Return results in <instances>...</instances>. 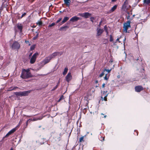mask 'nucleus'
<instances>
[{
    "mask_svg": "<svg viewBox=\"0 0 150 150\" xmlns=\"http://www.w3.org/2000/svg\"><path fill=\"white\" fill-rule=\"evenodd\" d=\"M33 77V76L31 74L29 69H23L21 75V78L23 79H25Z\"/></svg>",
    "mask_w": 150,
    "mask_h": 150,
    "instance_id": "1",
    "label": "nucleus"
},
{
    "mask_svg": "<svg viewBox=\"0 0 150 150\" xmlns=\"http://www.w3.org/2000/svg\"><path fill=\"white\" fill-rule=\"evenodd\" d=\"M130 23V21L129 20L124 23L123 26V31L125 33L129 32L128 29L131 27Z\"/></svg>",
    "mask_w": 150,
    "mask_h": 150,
    "instance_id": "2",
    "label": "nucleus"
},
{
    "mask_svg": "<svg viewBox=\"0 0 150 150\" xmlns=\"http://www.w3.org/2000/svg\"><path fill=\"white\" fill-rule=\"evenodd\" d=\"M30 92V91H27L23 92H15V94L17 96H28Z\"/></svg>",
    "mask_w": 150,
    "mask_h": 150,
    "instance_id": "3",
    "label": "nucleus"
},
{
    "mask_svg": "<svg viewBox=\"0 0 150 150\" xmlns=\"http://www.w3.org/2000/svg\"><path fill=\"white\" fill-rule=\"evenodd\" d=\"M20 45L16 41H14L11 46V47L12 50H18L20 48Z\"/></svg>",
    "mask_w": 150,
    "mask_h": 150,
    "instance_id": "4",
    "label": "nucleus"
},
{
    "mask_svg": "<svg viewBox=\"0 0 150 150\" xmlns=\"http://www.w3.org/2000/svg\"><path fill=\"white\" fill-rule=\"evenodd\" d=\"M130 7V6L126 2V1L123 4L122 7V10L126 12H127V10L129 9Z\"/></svg>",
    "mask_w": 150,
    "mask_h": 150,
    "instance_id": "5",
    "label": "nucleus"
},
{
    "mask_svg": "<svg viewBox=\"0 0 150 150\" xmlns=\"http://www.w3.org/2000/svg\"><path fill=\"white\" fill-rule=\"evenodd\" d=\"M38 55V53L37 52L33 55L30 59V64H33L35 62Z\"/></svg>",
    "mask_w": 150,
    "mask_h": 150,
    "instance_id": "6",
    "label": "nucleus"
},
{
    "mask_svg": "<svg viewBox=\"0 0 150 150\" xmlns=\"http://www.w3.org/2000/svg\"><path fill=\"white\" fill-rule=\"evenodd\" d=\"M18 129L16 127L14 128H13L10 131L5 135V137H3V139H4L5 137H8L10 135L12 134V133H13L14 132H15V131L17 130Z\"/></svg>",
    "mask_w": 150,
    "mask_h": 150,
    "instance_id": "7",
    "label": "nucleus"
},
{
    "mask_svg": "<svg viewBox=\"0 0 150 150\" xmlns=\"http://www.w3.org/2000/svg\"><path fill=\"white\" fill-rule=\"evenodd\" d=\"M51 59L49 56L48 57L46 58L42 62V63L44 65L49 62Z\"/></svg>",
    "mask_w": 150,
    "mask_h": 150,
    "instance_id": "8",
    "label": "nucleus"
},
{
    "mask_svg": "<svg viewBox=\"0 0 150 150\" xmlns=\"http://www.w3.org/2000/svg\"><path fill=\"white\" fill-rule=\"evenodd\" d=\"M97 35L98 36H100L104 31L103 29L98 28L97 29Z\"/></svg>",
    "mask_w": 150,
    "mask_h": 150,
    "instance_id": "9",
    "label": "nucleus"
},
{
    "mask_svg": "<svg viewBox=\"0 0 150 150\" xmlns=\"http://www.w3.org/2000/svg\"><path fill=\"white\" fill-rule=\"evenodd\" d=\"M143 89V87L141 86H138L135 87V91L137 92H140Z\"/></svg>",
    "mask_w": 150,
    "mask_h": 150,
    "instance_id": "10",
    "label": "nucleus"
},
{
    "mask_svg": "<svg viewBox=\"0 0 150 150\" xmlns=\"http://www.w3.org/2000/svg\"><path fill=\"white\" fill-rule=\"evenodd\" d=\"M66 80L68 82L71 80L72 79V76L70 73L69 72L66 77Z\"/></svg>",
    "mask_w": 150,
    "mask_h": 150,
    "instance_id": "11",
    "label": "nucleus"
},
{
    "mask_svg": "<svg viewBox=\"0 0 150 150\" xmlns=\"http://www.w3.org/2000/svg\"><path fill=\"white\" fill-rule=\"evenodd\" d=\"M80 19V18H79L76 16H74L71 18L70 19L69 21L72 22H74L75 21H77Z\"/></svg>",
    "mask_w": 150,
    "mask_h": 150,
    "instance_id": "12",
    "label": "nucleus"
},
{
    "mask_svg": "<svg viewBox=\"0 0 150 150\" xmlns=\"http://www.w3.org/2000/svg\"><path fill=\"white\" fill-rule=\"evenodd\" d=\"M91 15V14L88 12H85L83 13V17H84L85 18H87L89 17Z\"/></svg>",
    "mask_w": 150,
    "mask_h": 150,
    "instance_id": "13",
    "label": "nucleus"
},
{
    "mask_svg": "<svg viewBox=\"0 0 150 150\" xmlns=\"http://www.w3.org/2000/svg\"><path fill=\"white\" fill-rule=\"evenodd\" d=\"M64 1L67 6L69 7L70 4L71 0H64Z\"/></svg>",
    "mask_w": 150,
    "mask_h": 150,
    "instance_id": "14",
    "label": "nucleus"
},
{
    "mask_svg": "<svg viewBox=\"0 0 150 150\" xmlns=\"http://www.w3.org/2000/svg\"><path fill=\"white\" fill-rule=\"evenodd\" d=\"M58 53L57 52H55L50 55L49 56L52 59V58H53L56 56H57Z\"/></svg>",
    "mask_w": 150,
    "mask_h": 150,
    "instance_id": "15",
    "label": "nucleus"
},
{
    "mask_svg": "<svg viewBox=\"0 0 150 150\" xmlns=\"http://www.w3.org/2000/svg\"><path fill=\"white\" fill-rule=\"evenodd\" d=\"M17 26L18 29L21 32L23 28V25L21 24H18Z\"/></svg>",
    "mask_w": 150,
    "mask_h": 150,
    "instance_id": "16",
    "label": "nucleus"
},
{
    "mask_svg": "<svg viewBox=\"0 0 150 150\" xmlns=\"http://www.w3.org/2000/svg\"><path fill=\"white\" fill-rule=\"evenodd\" d=\"M43 117L42 116H40L39 117H34L33 119H30V120L34 121L39 120H41L42 118Z\"/></svg>",
    "mask_w": 150,
    "mask_h": 150,
    "instance_id": "17",
    "label": "nucleus"
},
{
    "mask_svg": "<svg viewBox=\"0 0 150 150\" xmlns=\"http://www.w3.org/2000/svg\"><path fill=\"white\" fill-rule=\"evenodd\" d=\"M117 5H114L112 8L109 11V13H111L113 12L117 8Z\"/></svg>",
    "mask_w": 150,
    "mask_h": 150,
    "instance_id": "18",
    "label": "nucleus"
},
{
    "mask_svg": "<svg viewBox=\"0 0 150 150\" xmlns=\"http://www.w3.org/2000/svg\"><path fill=\"white\" fill-rule=\"evenodd\" d=\"M69 18L68 17H64V18L63 20L61 22L62 23L61 24V25H62V24L64 23L65 22H66L67 21L69 20Z\"/></svg>",
    "mask_w": 150,
    "mask_h": 150,
    "instance_id": "19",
    "label": "nucleus"
},
{
    "mask_svg": "<svg viewBox=\"0 0 150 150\" xmlns=\"http://www.w3.org/2000/svg\"><path fill=\"white\" fill-rule=\"evenodd\" d=\"M94 97V96L93 95L88 94L87 98L88 100H91Z\"/></svg>",
    "mask_w": 150,
    "mask_h": 150,
    "instance_id": "20",
    "label": "nucleus"
},
{
    "mask_svg": "<svg viewBox=\"0 0 150 150\" xmlns=\"http://www.w3.org/2000/svg\"><path fill=\"white\" fill-rule=\"evenodd\" d=\"M23 120V119H21L20 120L19 122L18 125L16 127H17V129H18L20 125L22 123Z\"/></svg>",
    "mask_w": 150,
    "mask_h": 150,
    "instance_id": "21",
    "label": "nucleus"
},
{
    "mask_svg": "<svg viewBox=\"0 0 150 150\" xmlns=\"http://www.w3.org/2000/svg\"><path fill=\"white\" fill-rule=\"evenodd\" d=\"M68 70V69L67 68H65L64 70V71L63 72V74L64 75L66 74L67 73Z\"/></svg>",
    "mask_w": 150,
    "mask_h": 150,
    "instance_id": "22",
    "label": "nucleus"
},
{
    "mask_svg": "<svg viewBox=\"0 0 150 150\" xmlns=\"http://www.w3.org/2000/svg\"><path fill=\"white\" fill-rule=\"evenodd\" d=\"M144 4L146 5H148L150 3V0H144Z\"/></svg>",
    "mask_w": 150,
    "mask_h": 150,
    "instance_id": "23",
    "label": "nucleus"
},
{
    "mask_svg": "<svg viewBox=\"0 0 150 150\" xmlns=\"http://www.w3.org/2000/svg\"><path fill=\"white\" fill-rule=\"evenodd\" d=\"M87 135V134H86V135H85L84 136H82V137H81L80 139H79V142H83V138H84V137H85L86 135Z\"/></svg>",
    "mask_w": 150,
    "mask_h": 150,
    "instance_id": "24",
    "label": "nucleus"
},
{
    "mask_svg": "<svg viewBox=\"0 0 150 150\" xmlns=\"http://www.w3.org/2000/svg\"><path fill=\"white\" fill-rule=\"evenodd\" d=\"M37 25H38L39 26H40L42 25V22L40 21H38L36 23Z\"/></svg>",
    "mask_w": 150,
    "mask_h": 150,
    "instance_id": "25",
    "label": "nucleus"
},
{
    "mask_svg": "<svg viewBox=\"0 0 150 150\" xmlns=\"http://www.w3.org/2000/svg\"><path fill=\"white\" fill-rule=\"evenodd\" d=\"M107 95H106L104 98H103L102 97H101V99H102V100H104L105 101H106L107 100Z\"/></svg>",
    "mask_w": 150,
    "mask_h": 150,
    "instance_id": "26",
    "label": "nucleus"
},
{
    "mask_svg": "<svg viewBox=\"0 0 150 150\" xmlns=\"http://www.w3.org/2000/svg\"><path fill=\"white\" fill-rule=\"evenodd\" d=\"M26 14V13H24L23 14H22L21 17H19L18 18V19H21V18L22 17H23V16H25Z\"/></svg>",
    "mask_w": 150,
    "mask_h": 150,
    "instance_id": "27",
    "label": "nucleus"
},
{
    "mask_svg": "<svg viewBox=\"0 0 150 150\" xmlns=\"http://www.w3.org/2000/svg\"><path fill=\"white\" fill-rule=\"evenodd\" d=\"M35 45H32V46L31 47H30V50H33L35 48Z\"/></svg>",
    "mask_w": 150,
    "mask_h": 150,
    "instance_id": "28",
    "label": "nucleus"
},
{
    "mask_svg": "<svg viewBox=\"0 0 150 150\" xmlns=\"http://www.w3.org/2000/svg\"><path fill=\"white\" fill-rule=\"evenodd\" d=\"M59 83H58V84L54 87V88H53V89L52 90V91H54V90H55L57 88V87L58 86Z\"/></svg>",
    "mask_w": 150,
    "mask_h": 150,
    "instance_id": "29",
    "label": "nucleus"
},
{
    "mask_svg": "<svg viewBox=\"0 0 150 150\" xmlns=\"http://www.w3.org/2000/svg\"><path fill=\"white\" fill-rule=\"evenodd\" d=\"M113 38L111 35L110 36V42H112L113 41Z\"/></svg>",
    "mask_w": 150,
    "mask_h": 150,
    "instance_id": "30",
    "label": "nucleus"
},
{
    "mask_svg": "<svg viewBox=\"0 0 150 150\" xmlns=\"http://www.w3.org/2000/svg\"><path fill=\"white\" fill-rule=\"evenodd\" d=\"M55 23H52V24H51L50 25H49V27H51L53 26H54V25H55Z\"/></svg>",
    "mask_w": 150,
    "mask_h": 150,
    "instance_id": "31",
    "label": "nucleus"
},
{
    "mask_svg": "<svg viewBox=\"0 0 150 150\" xmlns=\"http://www.w3.org/2000/svg\"><path fill=\"white\" fill-rule=\"evenodd\" d=\"M104 71L103 72H102L101 74H100L99 76V77H102V76H103L104 75Z\"/></svg>",
    "mask_w": 150,
    "mask_h": 150,
    "instance_id": "32",
    "label": "nucleus"
},
{
    "mask_svg": "<svg viewBox=\"0 0 150 150\" xmlns=\"http://www.w3.org/2000/svg\"><path fill=\"white\" fill-rule=\"evenodd\" d=\"M38 34H39L38 33L36 35V36L33 38V40H35L38 37Z\"/></svg>",
    "mask_w": 150,
    "mask_h": 150,
    "instance_id": "33",
    "label": "nucleus"
},
{
    "mask_svg": "<svg viewBox=\"0 0 150 150\" xmlns=\"http://www.w3.org/2000/svg\"><path fill=\"white\" fill-rule=\"evenodd\" d=\"M111 69H105V70H104V71H107V72H108V73H109L110 72V71H111Z\"/></svg>",
    "mask_w": 150,
    "mask_h": 150,
    "instance_id": "34",
    "label": "nucleus"
},
{
    "mask_svg": "<svg viewBox=\"0 0 150 150\" xmlns=\"http://www.w3.org/2000/svg\"><path fill=\"white\" fill-rule=\"evenodd\" d=\"M58 53V55H59V56L61 55L62 54H63V52H57Z\"/></svg>",
    "mask_w": 150,
    "mask_h": 150,
    "instance_id": "35",
    "label": "nucleus"
},
{
    "mask_svg": "<svg viewBox=\"0 0 150 150\" xmlns=\"http://www.w3.org/2000/svg\"><path fill=\"white\" fill-rule=\"evenodd\" d=\"M109 78V77L108 76H107V74H106V75L105 76V77H104V79L105 80H107Z\"/></svg>",
    "mask_w": 150,
    "mask_h": 150,
    "instance_id": "36",
    "label": "nucleus"
},
{
    "mask_svg": "<svg viewBox=\"0 0 150 150\" xmlns=\"http://www.w3.org/2000/svg\"><path fill=\"white\" fill-rule=\"evenodd\" d=\"M62 18H59V19L56 21V23H58L60 21H61L62 20Z\"/></svg>",
    "mask_w": 150,
    "mask_h": 150,
    "instance_id": "37",
    "label": "nucleus"
},
{
    "mask_svg": "<svg viewBox=\"0 0 150 150\" xmlns=\"http://www.w3.org/2000/svg\"><path fill=\"white\" fill-rule=\"evenodd\" d=\"M16 88H17V87H14L13 88H11L10 89H8V91H11V90H13L14 89H15Z\"/></svg>",
    "mask_w": 150,
    "mask_h": 150,
    "instance_id": "38",
    "label": "nucleus"
},
{
    "mask_svg": "<svg viewBox=\"0 0 150 150\" xmlns=\"http://www.w3.org/2000/svg\"><path fill=\"white\" fill-rule=\"evenodd\" d=\"M63 98V96H62L58 100V101H59L60 100H61Z\"/></svg>",
    "mask_w": 150,
    "mask_h": 150,
    "instance_id": "39",
    "label": "nucleus"
},
{
    "mask_svg": "<svg viewBox=\"0 0 150 150\" xmlns=\"http://www.w3.org/2000/svg\"><path fill=\"white\" fill-rule=\"evenodd\" d=\"M67 26H65L64 27H62V28H61L60 29V30H61L63 28H67Z\"/></svg>",
    "mask_w": 150,
    "mask_h": 150,
    "instance_id": "40",
    "label": "nucleus"
},
{
    "mask_svg": "<svg viewBox=\"0 0 150 150\" xmlns=\"http://www.w3.org/2000/svg\"><path fill=\"white\" fill-rule=\"evenodd\" d=\"M30 119H29V120H28L26 122V125H28V122H29L30 121Z\"/></svg>",
    "mask_w": 150,
    "mask_h": 150,
    "instance_id": "41",
    "label": "nucleus"
},
{
    "mask_svg": "<svg viewBox=\"0 0 150 150\" xmlns=\"http://www.w3.org/2000/svg\"><path fill=\"white\" fill-rule=\"evenodd\" d=\"M78 15L79 16H81L82 17H83V13H79L78 14Z\"/></svg>",
    "mask_w": 150,
    "mask_h": 150,
    "instance_id": "42",
    "label": "nucleus"
},
{
    "mask_svg": "<svg viewBox=\"0 0 150 150\" xmlns=\"http://www.w3.org/2000/svg\"><path fill=\"white\" fill-rule=\"evenodd\" d=\"M125 40H126V38H125V37L124 39L123 40V42H124V44H125Z\"/></svg>",
    "mask_w": 150,
    "mask_h": 150,
    "instance_id": "43",
    "label": "nucleus"
},
{
    "mask_svg": "<svg viewBox=\"0 0 150 150\" xmlns=\"http://www.w3.org/2000/svg\"><path fill=\"white\" fill-rule=\"evenodd\" d=\"M119 40V38H117V40H116V41H118L119 42H120Z\"/></svg>",
    "mask_w": 150,
    "mask_h": 150,
    "instance_id": "44",
    "label": "nucleus"
},
{
    "mask_svg": "<svg viewBox=\"0 0 150 150\" xmlns=\"http://www.w3.org/2000/svg\"><path fill=\"white\" fill-rule=\"evenodd\" d=\"M105 84L104 83H103V84H102V87L104 88V87L105 86Z\"/></svg>",
    "mask_w": 150,
    "mask_h": 150,
    "instance_id": "45",
    "label": "nucleus"
},
{
    "mask_svg": "<svg viewBox=\"0 0 150 150\" xmlns=\"http://www.w3.org/2000/svg\"><path fill=\"white\" fill-rule=\"evenodd\" d=\"M104 139H105V137H103L102 139H103V141H104Z\"/></svg>",
    "mask_w": 150,
    "mask_h": 150,
    "instance_id": "46",
    "label": "nucleus"
},
{
    "mask_svg": "<svg viewBox=\"0 0 150 150\" xmlns=\"http://www.w3.org/2000/svg\"><path fill=\"white\" fill-rule=\"evenodd\" d=\"M116 1V0H112V2H114Z\"/></svg>",
    "mask_w": 150,
    "mask_h": 150,
    "instance_id": "47",
    "label": "nucleus"
},
{
    "mask_svg": "<svg viewBox=\"0 0 150 150\" xmlns=\"http://www.w3.org/2000/svg\"><path fill=\"white\" fill-rule=\"evenodd\" d=\"M102 22V21H101L100 22V24L99 25V26L101 24V23Z\"/></svg>",
    "mask_w": 150,
    "mask_h": 150,
    "instance_id": "48",
    "label": "nucleus"
},
{
    "mask_svg": "<svg viewBox=\"0 0 150 150\" xmlns=\"http://www.w3.org/2000/svg\"><path fill=\"white\" fill-rule=\"evenodd\" d=\"M36 27V26H35V25H33V28H35Z\"/></svg>",
    "mask_w": 150,
    "mask_h": 150,
    "instance_id": "49",
    "label": "nucleus"
},
{
    "mask_svg": "<svg viewBox=\"0 0 150 150\" xmlns=\"http://www.w3.org/2000/svg\"><path fill=\"white\" fill-rule=\"evenodd\" d=\"M95 82H96V83H98V81L97 80H96V81H95Z\"/></svg>",
    "mask_w": 150,
    "mask_h": 150,
    "instance_id": "50",
    "label": "nucleus"
},
{
    "mask_svg": "<svg viewBox=\"0 0 150 150\" xmlns=\"http://www.w3.org/2000/svg\"><path fill=\"white\" fill-rule=\"evenodd\" d=\"M106 117V115H105L104 116V117L105 118Z\"/></svg>",
    "mask_w": 150,
    "mask_h": 150,
    "instance_id": "51",
    "label": "nucleus"
},
{
    "mask_svg": "<svg viewBox=\"0 0 150 150\" xmlns=\"http://www.w3.org/2000/svg\"><path fill=\"white\" fill-rule=\"evenodd\" d=\"M32 55V53L30 54L29 55V56H30Z\"/></svg>",
    "mask_w": 150,
    "mask_h": 150,
    "instance_id": "52",
    "label": "nucleus"
},
{
    "mask_svg": "<svg viewBox=\"0 0 150 150\" xmlns=\"http://www.w3.org/2000/svg\"><path fill=\"white\" fill-rule=\"evenodd\" d=\"M10 150H13V149L12 148H11V149H10Z\"/></svg>",
    "mask_w": 150,
    "mask_h": 150,
    "instance_id": "53",
    "label": "nucleus"
},
{
    "mask_svg": "<svg viewBox=\"0 0 150 150\" xmlns=\"http://www.w3.org/2000/svg\"><path fill=\"white\" fill-rule=\"evenodd\" d=\"M101 115H104V114H103V113H101Z\"/></svg>",
    "mask_w": 150,
    "mask_h": 150,
    "instance_id": "54",
    "label": "nucleus"
},
{
    "mask_svg": "<svg viewBox=\"0 0 150 150\" xmlns=\"http://www.w3.org/2000/svg\"><path fill=\"white\" fill-rule=\"evenodd\" d=\"M88 133H88V132H87V134H88Z\"/></svg>",
    "mask_w": 150,
    "mask_h": 150,
    "instance_id": "55",
    "label": "nucleus"
},
{
    "mask_svg": "<svg viewBox=\"0 0 150 150\" xmlns=\"http://www.w3.org/2000/svg\"><path fill=\"white\" fill-rule=\"evenodd\" d=\"M137 135H138V133L137 132Z\"/></svg>",
    "mask_w": 150,
    "mask_h": 150,
    "instance_id": "56",
    "label": "nucleus"
},
{
    "mask_svg": "<svg viewBox=\"0 0 150 150\" xmlns=\"http://www.w3.org/2000/svg\"><path fill=\"white\" fill-rule=\"evenodd\" d=\"M18 15H19V14H17V15L18 16Z\"/></svg>",
    "mask_w": 150,
    "mask_h": 150,
    "instance_id": "57",
    "label": "nucleus"
}]
</instances>
